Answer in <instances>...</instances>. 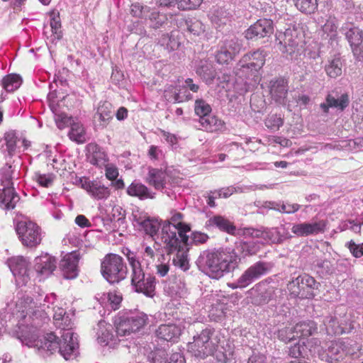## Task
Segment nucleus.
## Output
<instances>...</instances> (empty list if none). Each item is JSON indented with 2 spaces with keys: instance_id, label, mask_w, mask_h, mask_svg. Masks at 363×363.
<instances>
[{
  "instance_id": "nucleus-1",
  "label": "nucleus",
  "mask_w": 363,
  "mask_h": 363,
  "mask_svg": "<svg viewBox=\"0 0 363 363\" xmlns=\"http://www.w3.org/2000/svg\"><path fill=\"white\" fill-rule=\"evenodd\" d=\"M198 261L199 267L208 277L218 279L225 272H228L237 267L238 256L232 248H220L215 251H204Z\"/></svg>"
},
{
  "instance_id": "nucleus-2",
  "label": "nucleus",
  "mask_w": 363,
  "mask_h": 363,
  "mask_svg": "<svg viewBox=\"0 0 363 363\" xmlns=\"http://www.w3.org/2000/svg\"><path fill=\"white\" fill-rule=\"evenodd\" d=\"M61 335V339L58 340L57 336L52 333H48L41 340H36L34 342H26L28 347H35L39 353L44 356H49L56 351L66 360L74 359L79 354V342L73 341L69 333Z\"/></svg>"
},
{
  "instance_id": "nucleus-3",
  "label": "nucleus",
  "mask_w": 363,
  "mask_h": 363,
  "mask_svg": "<svg viewBox=\"0 0 363 363\" xmlns=\"http://www.w3.org/2000/svg\"><path fill=\"white\" fill-rule=\"evenodd\" d=\"M309 351L312 356L317 355L320 359L328 363H338L350 351L345 342L339 339L322 342L318 338L308 340Z\"/></svg>"
},
{
  "instance_id": "nucleus-4",
  "label": "nucleus",
  "mask_w": 363,
  "mask_h": 363,
  "mask_svg": "<svg viewBox=\"0 0 363 363\" xmlns=\"http://www.w3.org/2000/svg\"><path fill=\"white\" fill-rule=\"evenodd\" d=\"M126 257L131 268V285L138 293H143L146 296L153 297L155 295L156 279L150 274H145L141 263L135 255L128 250Z\"/></svg>"
},
{
  "instance_id": "nucleus-5",
  "label": "nucleus",
  "mask_w": 363,
  "mask_h": 363,
  "mask_svg": "<svg viewBox=\"0 0 363 363\" xmlns=\"http://www.w3.org/2000/svg\"><path fill=\"white\" fill-rule=\"evenodd\" d=\"M214 329L206 328L194 335L193 341L187 345V350L196 358L204 359L212 356L217 351L218 340L213 337Z\"/></svg>"
},
{
  "instance_id": "nucleus-6",
  "label": "nucleus",
  "mask_w": 363,
  "mask_h": 363,
  "mask_svg": "<svg viewBox=\"0 0 363 363\" xmlns=\"http://www.w3.org/2000/svg\"><path fill=\"white\" fill-rule=\"evenodd\" d=\"M147 320V315L143 312L129 311L119 313L114 320L116 332L118 336H128L143 328Z\"/></svg>"
},
{
  "instance_id": "nucleus-7",
  "label": "nucleus",
  "mask_w": 363,
  "mask_h": 363,
  "mask_svg": "<svg viewBox=\"0 0 363 363\" xmlns=\"http://www.w3.org/2000/svg\"><path fill=\"white\" fill-rule=\"evenodd\" d=\"M101 274L109 284H118L126 278L128 268L121 256L109 253L101 259Z\"/></svg>"
},
{
  "instance_id": "nucleus-8",
  "label": "nucleus",
  "mask_w": 363,
  "mask_h": 363,
  "mask_svg": "<svg viewBox=\"0 0 363 363\" xmlns=\"http://www.w3.org/2000/svg\"><path fill=\"white\" fill-rule=\"evenodd\" d=\"M56 296L51 294L45 296L42 303L41 298L34 301L32 298L27 295H21L16 303V313H20L21 318H25L27 315H36L38 313L40 316L48 315L50 311V304H54Z\"/></svg>"
},
{
  "instance_id": "nucleus-9",
  "label": "nucleus",
  "mask_w": 363,
  "mask_h": 363,
  "mask_svg": "<svg viewBox=\"0 0 363 363\" xmlns=\"http://www.w3.org/2000/svg\"><path fill=\"white\" fill-rule=\"evenodd\" d=\"M265 63L263 50L258 49L245 54L236 65V74L240 77H249L258 72Z\"/></svg>"
},
{
  "instance_id": "nucleus-10",
  "label": "nucleus",
  "mask_w": 363,
  "mask_h": 363,
  "mask_svg": "<svg viewBox=\"0 0 363 363\" xmlns=\"http://www.w3.org/2000/svg\"><path fill=\"white\" fill-rule=\"evenodd\" d=\"M16 230L24 246L33 248L41 243L43 232L35 223L27 219L19 220L16 224Z\"/></svg>"
},
{
  "instance_id": "nucleus-11",
  "label": "nucleus",
  "mask_w": 363,
  "mask_h": 363,
  "mask_svg": "<svg viewBox=\"0 0 363 363\" xmlns=\"http://www.w3.org/2000/svg\"><path fill=\"white\" fill-rule=\"evenodd\" d=\"M318 285L319 283L313 277L303 274L290 281L287 289L294 298H312L315 296L313 291L318 289Z\"/></svg>"
},
{
  "instance_id": "nucleus-12",
  "label": "nucleus",
  "mask_w": 363,
  "mask_h": 363,
  "mask_svg": "<svg viewBox=\"0 0 363 363\" xmlns=\"http://www.w3.org/2000/svg\"><path fill=\"white\" fill-rule=\"evenodd\" d=\"M276 41L279 50L290 55L298 52L302 42L298 30L294 28H288L284 32L277 33Z\"/></svg>"
},
{
  "instance_id": "nucleus-13",
  "label": "nucleus",
  "mask_w": 363,
  "mask_h": 363,
  "mask_svg": "<svg viewBox=\"0 0 363 363\" xmlns=\"http://www.w3.org/2000/svg\"><path fill=\"white\" fill-rule=\"evenodd\" d=\"M267 270V263L257 262L246 269L236 281L230 284L229 286L233 289L245 288L265 274Z\"/></svg>"
},
{
  "instance_id": "nucleus-14",
  "label": "nucleus",
  "mask_w": 363,
  "mask_h": 363,
  "mask_svg": "<svg viewBox=\"0 0 363 363\" xmlns=\"http://www.w3.org/2000/svg\"><path fill=\"white\" fill-rule=\"evenodd\" d=\"M323 323L328 335L349 333L354 328L352 321L346 315L326 316L323 320Z\"/></svg>"
},
{
  "instance_id": "nucleus-15",
  "label": "nucleus",
  "mask_w": 363,
  "mask_h": 363,
  "mask_svg": "<svg viewBox=\"0 0 363 363\" xmlns=\"http://www.w3.org/2000/svg\"><path fill=\"white\" fill-rule=\"evenodd\" d=\"M178 230L177 228L172 225L170 222H165L162 227L160 234L161 242L164 245L169 252L177 250L178 247L187 245L184 244L179 236H177Z\"/></svg>"
},
{
  "instance_id": "nucleus-16",
  "label": "nucleus",
  "mask_w": 363,
  "mask_h": 363,
  "mask_svg": "<svg viewBox=\"0 0 363 363\" xmlns=\"http://www.w3.org/2000/svg\"><path fill=\"white\" fill-rule=\"evenodd\" d=\"M52 311L54 324L60 330V335H65L69 332L72 340L78 342L77 335L72 331L73 322L69 315L62 308L55 306Z\"/></svg>"
},
{
  "instance_id": "nucleus-17",
  "label": "nucleus",
  "mask_w": 363,
  "mask_h": 363,
  "mask_svg": "<svg viewBox=\"0 0 363 363\" xmlns=\"http://www.w3.org/2000/svg\"><path fill=\"white\" fill-rule=\"evenodd\" d=\"M274 32L273 21L267 18L257 21L245 31L248 40L259 39L270 36Z\"/></svg>"
},
{
  "instance_id": "nucleus-18",
  "label": "nucleus",
  "mask_w": 363,
  "mask_h": 363,
  "mask_svg": "<svg viewBox=\"0 0 363 363\" xmlns=\"http://www.w3.org/2000/svg\"><path fill=\"white\" fill-rule=\"evenodd\" d=\"M133 223L139 230H143L151 237L156 235L160 228V223L157 220L150 218L139 211L133 213Z\"/></svg>"
},
{
  "instance_id": "nucleus-19",
  "label": "nucleus",
  "mask_w": 363,
  "mask_h": 363,
  "mask_svg": "<svg viewBox=\"0 0 363 363\" xmlns=\"http://www.w3.org/2000/svg\"><path fill=\"white\" fill-rule=\"evenodd\" d=\"M80 184L90 196L92 198L101 200L106 199L111 194V190L108 186L104 185L101 182L97 180H89L87 178L80 179Z\"/></svg>"
},
{
  "instance_id": "nucleus-20",
  "label": "nucleus",
  "mask_w": 363,
  "mask_h": 363,
  "mask_svg": "<svg viewBox=\"0 0 363 363\" xmlns=\"http://www.w3.org/2000/svg\"><path fill=\"white\" fill-rule=\"evenodd\" d=\"M251 235L254 238H261L267 242L279 243L287 239L289 233L284 225L263 230L252 229Z\"/></svg>"
},
{
  "instance_id": "nucleus-21",
  "label": "nucleus",
  "mask_w": 363,
  "mask_h": 363,
  "mask_svg": "<svg viewBox=\"0 0 363 363\" xmlns=\"http://www.w3.org/2000/svg\"><path fill=\"white\" fill-rule=\"evenodd\" d=\"M79 258V252L78 251H72L65 255L61 259L60 267L65 279H72L77 277Z\"/></svg>"
},
{
  "instance_id": "nucleus-22",
  "label": "nucleus",
  "mask_w": 363,
  "mask_h": 363,
  "mask_svg": "<svg viewBox=\"0 0 363 363\" xmlns=\"http://www.w3.org/2000/svg\"><path fill=\"white\" fill-rule=\"evenodd\" d=\"M57 267V259L48 253H43L34 260V269L43 278L49 277Z\"/></svg>"
},
{
  "instance_id": "nucleus-23",
  "label": "nucleus",
  "mask_w": 363,
  "mask_h": 363,
  "mask_svg": "<svg viewBox=\"0 0 363 363\" xmlns=\"http://www.w3.org/2000/svg\"><path fill=\"white\" fill-rule=\"evenodd\" d=\"M326 225L327 221L325 220H320L313 223H301L294 225L291 231L293 233L300 237L317 235L325 231Z\"/></svg>"
},
{
  "instance_id": "nucleus-24",
  "label": "nucleus",
  "mask_w": 363,
  "mask_h": 363,
  "mask_svg": "<svg viewBox=\"0 0 363 363\" xmlns=\"http://www.w3.org/2000/svg\"><path fill=\"white\" fill-rule=\"evenodd\" d=\"M269 88L272 99L279 104H284L288 93L287 82L282 78L272 79Z\"/></svg>"
},
{
  "instance_id": "nucleus-25",
  "label": "nucleus",
  "mask_w": 363,
  "mask_h": 363,
  "mask_svg": "<svg viewBox=\"0 0 363 363\" xmlns=\"http://www.w3.org/2000/svg\"><path fill=\"white\" fill-rule=\"evenodd\" d=\"M145 181L157 190H162L170 182L167 171L155 168H149Z\"/></svg>"
},
{
  "instance_id": "nucleus-26",
  "label": "nucleus",
  "mask_w": 363,
  "mask_h": 363,
  "mask_svg": "<svg viewBox=\"0 0 363 363\" xmlns=\"http://www.w3.org/2000/svg\"><path fill=\"white\" fill-rule=\"evenodd\" d=\"M349 103L350 99L347 94H342L339 96H334L333 94H328L325 101L320 104V108L325 113H328L330 108L342 111L348 106Z\"/></svg>"
},
{
  "instance_id": "nucleus-27",
  "label": "nucleus",
  "mask_w": 363,
  "mask_h": 363,
  "mask_svg": "<svg viewBox=\"0 0 363 363\" xmlns=\"http://www.w3.org/2000/svg\"><path fill=\"white\" fill-rule=\"evenodd\" d=\"M126 192L130 196L137 197L140 200L153 199L155 197V193L139 180H134L128 186Z\"/></svg>"
},
{
  "instance_id": "nucleus-28",
  "label": "nucleus",
  "mask_w": 363,
  "mask_h": 363,
  "mask_svg": "<svg viewBox=\"0 0 363 363\" xmlns=\"http://www.w3.org/2000/svg\"><path fill=\"white\" fill-rule=\"evenodd\" d=\"M113 116L112 105L107 101L100 103L95 113V120L97 125L101 128H106Z\"/></svg>"
},
{
  "instance_id": "nucleus-29",
  "label": "nucleus",
  "mask_w": 363,
  "mask_h": 363,
  "mask_svg": "<svg viewBox=\"0 0 363 363\" xmlns=\"http://www.w3.org/2000/svg\"><path fill=\"white\" fill-rule=\"evenodd\" d=\"M171 213L172 216L170 218V220H168L167 222H170L172 225L177 228V230H178V235L181 240L183 241L184 244L189 245L188 242L189 238L186 233L190 232V226L182 221L183 219L182 213L175 211H173Z\"/></svg>"
},
{
  "instance_id": "nucleus-30",
  "label": "nucleus",
  "mask_w": 363,
  "mask_h": 363,
  "mask_svg": "<svg viewBox=\"0 0 363 363\" xmlns=\"http://www.w3.org/2000/svg\"><path fill=\"white\" fill-rule=\"evenodd\" d=\"M351 48L358 45L363 40V30L352 23H346L342 28Z\"/></svg>"
},
{
  "instance_id": "nucleus-31",
  "label": "nucleus",
  "mask_w": 363,
  "mask_h": 363,
  "mask_svg": "<svg viewBox=\"0 0 363 363\" xmlns=\"http://www.w3.org/2000/svg\"><path fill=\"white\" fill-rule=\"evenodd\" d=\"M209 18L212 23L218 27L225 25L230 21L232 14L224 6H214L209 12Z\"/></svg>"
},
{
  "instance_id": "nucleus-32",
  "label": "nucleus",
  "mask_w": 363,
  "mask_h": 363,
  "mask_svg": "<svg viewBox=\"0 0 363 363\" xmlns=\"http://www.w3.org/2000/svg\"><path fill=\"white\" fill-rule=\"evenodd\" d=\"M88 151V160L91 164L103 168L108 163L106 155L97 145L89 144Z\"/></svg>"
},
{
  "instance_id": "nucleus-33",
  "label": "nucleus",
  "mask_w": 363,
  "mask_h": 363,
  "mask_svg": "<svg viewBox=\"0 0 363 363\" xmlns=\"http://www.w3.org/2000/svg\"><path fill=\"white\" fill-rule=\"evenodd\" d=\"M19 201V196L13 188L0 187V206L6 210L13 209Z\"/></svg>"
},
{
  "instance_id": "nucleus-34",
  "label": "nucleus",
  "mask_w": 363,
  "mask_h": 363,
  "mask_svg": "<svg viewBox=\"0 0 363 363\" xmlns=\"http://www.w3.org/2000/svg\"><path fill=\"white\" fill-rule=\"evenodd\" d=\"M208 225L218 228L220 230L230 235H234L236 228L234 224L224 216L216 215L208 220Z\"/></svg>"
},
{
  "instance_id": "nucleus-35",
  "label": "nucleus",
  "mask_w": 363,
  "mask_h": 363,
  "mask_svg": "<svg viewBox=\"0 0 363 363\" xmlns=\"http://www.w3.org/2000/svg\"><path fill=\"white\" fill-rule=\"evenodd\" d=\"M201 128L208 132H216L221 130L224 128V122L217 116L208 114L201 117L199 121Z\"/></svg>"
},
{
  "instance_id": "nucleus-36",
  "label": "nucleus",
  "mask_w": 363,
  "mask_h": 363,
  "mask_svg": "<svg viewBox=\"0 0 363 363\" xmlns=\"http://www.w3.org/2000/svg\"><path fill=\"white\" fill-rule=\"evenodd\" d=\"M196 73L207 84H211L216 76V72L213 68L211 62L207 60H202L196 67Z\"/></svg>"
},
{
  "instance_id": "nucleus-37",
  "label": "nucleus",
  "mask_w": 363,
  "mask_h": 363,
  "mask_svg": "<svg viewBox=\"0 0 363 363\" xmlns=\"http://www.w3.org/2000/svg\"><path fill=\"white\" fill-rule=\"evenodd\" d=\"M1 151L9 157H13L16 152L17 142L18 141L16 133L13 130L6 132L2 139Z\"/></svg>"
},
{
  "instance_id": "nucleus-38",
  "label": "nucleus",
  "mask_w": 363,
  "mask_h": 363,
  "mask_svg": "<svg viewBox=\"0 0 363 363\" xmlns=\"http://www.w3.org/2000/svg\"><path fill=\"white\" fill-rule=\"evenodd\" d=\"M181 334V329L175 324H162L156 330L157 336L162 340L171 341L178 337Z\"/></svg>"
},
{
  "instance_id": "nucleus-39",
  "label": "nucleus",
  "mask_w": 363,
  "mask_h": 363,
  "mask_svg": "<svg viewBox=\"0 0 363 363\" xmlns=\"http://www.w3.org/2000/svg\"><path fill=\"white\" fill-rule=\"evenodd\" d=\"M99 330L97 332V340L101 345H108L115 344L113 335L111 333L112 327L105 321L99 323Z\"/></svg>"
},
{
  "instance_id": "nucleus-40",
  "label": "nucleus",
  "mask_w": 363,
  "mask_h": 363,
  "mask_svg": "<svg viewBox=\"0 0 363 363\" xmlns=\"http://www.w3.org/2000/svg\"><path fill=\"white\" fill-rule=\"evenodd\" d=\"M325 71L330 78H336L342 74V62L339 55L329 58L325 66Z\"/></svg>"
},
{
  "instance_id": "nucleus-41",
  "label": "nucleus",
  "mask_w": 363,
  "mask_h": 363,
  "mask_svg": "<svg viewBox=\"0 0 363 363\" xmlns=\"http://www.w3.org/2000/svg\"><path fill=\"white\" fill-rule=\"evenodd\" d=\"M178 31H172L169 34H163L159 40V44L168 52L177 50L180 45L177 35Z\"/></svg>"
},
{
  "instance_id": "nucleus-42",
  "label": "nucleus",
  "mask_w": 363,
  "mask_h": 363,
  "mask_svg": "<svg viewBox=\"0 0 363 363\" xmlns=\"http://www.w3.org/2000/svg\"><path fill=\"white\" fill-rule=\"evenodd\" d=\"M296 338L305 337L313 335L317 330V325L314 321H301L294 325Z\"/></svg>"
},
{
  "instance_id": "nucleus-43",
  "label": "nucleus",
  "mask_w": 363,
  "mask_h": 363,
  "mask_svg": "<svg viewBox=\"0 0 363 363\" xmlns=\"http://www.w3.org/2000/svg\"><path fill=\"white\" fill-rule=\"evenodd\" d=\"M22 82L23 80L20 75L11 74L5 76L0 84L6 94L8 92H12L18 89L21 86Z\"/></svg>"
},
{
  "instance_id": "nucleus-44",
  "label": "nucleus",
  "mask_w": 363,
  "mask_h": 363,
  "mask_svg": "<svg viewBox=\"0 0 363 363\" xmlns=\"http://www.w3.org/2000/svg\"><path fill=\"white\" fill-rule=\"evenodd\" d=\"M238 256V262L240 257L255 255L257 252V247L251 242H239L236 243L235 248L232 249Z\"/></svg>"
},
{
  "instance_id": "nucleus-45",
  "label": "nucleus",
  "mask_w": 363,
  "mask_h": 363,
  "mask_svg": "<svg viewBox=\"0 0 363 363\" xmlns=\"http://www.w3.org/2000/svg\"><path fill=\"white\" fill-rule=\"evenodd\" d=\"M9 267L14 276L24 277L27 274L28 264L23 257L12 258L10 260Z\"/></svg>"
},
{
  "instance_id": "nucleus-46",
  "label": "nucleus",
  "mask_w": 363,
  "mask_h": 363,
  "mask_svg": "<svg viewBox=\"0 0 363 363\" xmlns=\"http://www.w3.org/2000/svg\"><path fill=\"white\" fill-rule=\"evenodd\" d=\"M172 263L182 271H187L190 267L187 250H184L183 247H178L176 255L173 257Z\"/></svg>"
},
{
  "instance_id": "nucleus-47",
  "label": "nucleus",
  "mask_w": 363,
  "mask_h": 363,
  "mask_svg": "<svg viewBox=\"0 0 363 363\" xmlns=\"http://www.w3.org/2000/svg\"><path fill=\"white\" fill-rule=\"evenodd\" d=\"M69 139L77 143L86 142V132L83 125L78 122H73L71 124L70 130L68 133Z\"/></svg>"
},
{
  "instance_id": "nucleus-48",
  "label": "nucleus",
  "mask_w": 363,
  "mask_h": 363,
  "mask_svg": "<svg viewBox=\"0 0 363 363\" xmlns=\"http://www.w3.org/2000/svg\"><path fill=\"white\" fill-rule=\"evenodd\" d=\"M13 172L11 165L6 164L0 169V187L5 189L13 187Z\"/></svg>"
},
{
  "instance_id": "nucleus-49",
  "label": "nucleus",
  "mask_w": 363,
  "mask_h": 363,
  "mask_svg": "<svg viewBox=\"0 0 363 363\" xmlns=\"http://www.w3.org/2000/svg\"><path fill=\"white\" fill-rule=\"evenodd\" d=\"M221 47L229 52L230 54L235 57L241 51L242 44L241 40L238 38L232 37L225 39Z\"/></svg>"
},
{
  "instance_id": "nucleus-50",
  "label": "nucleus",
  "mask_w": 363,
  "mask_h": 363,
  "mask_svg": "<svg viewBox=\"0 0 363 363\" xmlns=\"http://www.w3.org/2000/svg\"><path fill=\"white\" fill-rule=\"evenodd\" d=\"M296 9L304 13H313L318 8V0H292Z\"/></svg>"
},
{
  "instance_id": "nucleus-51",
  "label": "nucleus",
  "mask_w": 363,
  "mask_h": 363,
  "mask_svg": "<svg viewBox=\"0 0 363 363\" xmlns=\"http://www.w3.org/2000/svg\"><path fill=\"white\" fill-rule=\"evenodd\" d=\"M309 346L308 342L306 345L305 342H303L302 344L296 343L294 345L291 346L289 349V354L290 357L293 358H308V353L311 354L309 351Z\"/></svg>"
},
{
  "instance_id": "nucleus-52",
  "label": "nucleus",
  "mask_w": 363,
  "mask_h": 363,
  "mask_svg": "<svg viewBox=\"0 0 363 363\" xmlns=\"http://www.w3.org/2000/svg\"><path fill=\"white\" fill-rule=\"evenodd\" d=\"M50 28L52 30V42L59 40L62 38V31L61 30V21L58 14L54 12L50 14Z\"/></svg>"
},
{
  "instance_id": "nucleus-53",
  "label": "nucleus",
  "mask_w": 363,
  "mask_h": 363,
  "mask_svg": "<svg viewBox=\"0 0 363 363\" xmlns=\"http://www.w3.org/2000/svg\"><path fill=\"white\" fill-rule=\"evenodd\" d=\"M171 257L169 254L167 256L162 255L161 259H159V263L156 264L157 274L161 277H165L170 269L169 261Z\"/></svg>"
},
{
  "instance_id": "nucleus-54",
  "label": "nucleus",
  "mask_w": 363,
  "mask_h": 363,
  "mask_svg": "<svg viewBox=\"0 0 363 363\" xmlns=\"http://www.w3.org/2000/svg\"><path fill=\"white\" fill-rule=\"evenodd\" d=\"M101 298L103 299V301H107L111 308L114 311L119 308L120 303L122 301V297L114 292L104 294Z\"/></svg>"
},
{
  "instance_id": "nucleus-55",
  "label": "nucleus",
  "mask_w": 363,
  "mask_h": 363,
  "mask_svg": "<svg viewBox=\"0 0 363 363\" xmlns=\"http://www.w3.org/2000/svg\"><path fill=\"white\" fill-rule=\"evenodd\" d=\"M55 176L53 174H40L35 172L33 175V179L43 187H49L54 182Z\"/></svg>"
},
{
  "instance_id": "nucleus-56",
  "label": "nucleus",
  "mask_w": 363,
  "mask_h": 363,
  "mask_svg": "<svg viewBox=\"0 0 363 363\" xmlns=\"http://www.w3.org/2000/svg\"><path fill=\"white\" fill-rule=\"evenodd\" d=\"M337 21L334 17H330L323 26V31L331 39L337 35Z\"/></svg>"
},
{
  "instance_id": "nucleus-57",
  "label": "nucleus",
  "mask_w": 363,
  "mask_h": 363,
  "mask_svg": "<svg viewBox=\"0 0 363 363\" xmlns=\"http://www.w3.org/2000/svg\"><path fill=\"white\" fill-rule=\"evenodd\" d=\"M194 111L195 113L201 118L211 113V107L204 100L197 99L195 101Z\"/></svg>"
},
{
  "instance_id": "nucleus-58",
  "label": "nucleus",
  "mask_w": 363,
  "mask_h": 363,
  "mask_svg": "<svg viewBox=\"0 0 363 363\" xmlns=\"http://www.w3.org/2000/svg\"><path fill=\"white\" fill-rule=\"evenodd\" d=\"M278 337L280 340L287 343L296 339L294 326L286 327L279 330Z\"/></svg>"
},
{
  "instance_id": "nucleus-59",
  "label": "nucleus",
  "mask_w": 363,
  "mask_h": 363,
  "mask_svg": "<svg viewBox=\"0 0 363 363\" xmlns=\"http://www.w3.org/2000/svg\"><path fill=\"white\" fill-rule=\"evenodd\" d=\"M283 119L280 115L270 114L265 119V125L271 130H278L283 125Z\"/></svg>"
},
{
  "instance_id": "nucleus-60",
  "label": "nucleus",
  "mask_w": 363,
  "mask_h": 363,
  "mask_svg": "<svg viewBox=\"0 0 363 363\" xmlns=\"http://www.w3.org/2000/svg\"><path fill=\"white\" fill-rule=\"evenodd\" d=\"M185 25L187 30L194 35H198L204 30L202 23L196 19H186Z\"/></svg>"
},
{
  "instance_id": "nucleus-61",
  "label": "nucleus",
  "mask_w": 363,
  "mask_h": 363,
  "mask_svg": "<svg viewBox=\"0 0 363 363\" xmlns=\"http://www.w3.org/2000/svg\"><path fill=\"white\" fill-rule=\"evenodd\" d=\"M150 12V8L143 6L137 2L131 5V13L133 16L138 18H147V13Z\"/></svg>"
},
{
  "instance_id": "nucleus-62",
  "label": "nucleus",
  "mask_w": 363,
  "mask_h": 363,
  "mask_svg": "<svg viewBox=\"0 0 363 363\" xmlns=\"http://www.w3.org/2000/svg\"><path fill=\"white\" fill-rule=\"evenodd\" d=\"M167 356L164 350H156L150 354L148 358L151 363H168Z\"/></svg>"
},
{
  "instance_id": "nucleus-63",
  "label": "nucleus",
  "mask_w": 363,
  "mask_h": 363,
  "mask_svg": "<svg viewBox=\"0 0 363 363\" xmlns=\"http://www.w3.org/2000/svg\"><path fill=\"white\" fill-rule=\"evenodd\" d=\"M55 121L57 128L61 130L72 123V118L64 113H55Z\"/></svg>"
},
{
  "instance_id": "nucleus-64",
  "label": "nucleus",
  "mask_w": 363,
  "mask_h": 363,
  "mask_svg": "<svg viewBox=\"0 0 363 363\" xmlns=\"http://www.w3.org/2000/svg\"><path fill=\"white\" fill-rule=\"evenodd\" d=\"M279 206L277 211L282 213H294L298 211L301 206L298 203H290L289 202H279Z\"/></svg>"
}]
</instances>
